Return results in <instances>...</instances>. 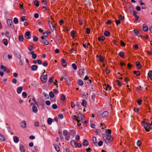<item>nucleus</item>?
Instances as JSON below:
<instances>
[{
    "label": "nucleus",
    "mask_w": 152,
    "mask_h": 152,
    "mask_svg": "<svg viewBox=\"0 0 152 152\" xmlns=\"http://www.w3.org/2000/svg\"><path fill=\"white\" fill-rule=\"evenodd\" d=\"M34 4L37 7H38L39 6V1L38 0H35L34 1Z\"/></svg>",
    "instance_id": "38"
},
{
    "label": "nucleus",
    "mask_w": 152,
    "mask_h": 152,
    "mask_svg": "<svg viewBox=\"0 0 152 152\" xmlns=\"http://www.w3.org/2000/svg\"><path fill=\"white\" fill-rule=\"evenodd\" d=\"M141 124L147 132H148L150 131L151 125L150 123L143 121L142 122Z\"/></svg>",
    "instance_id": "1"
},
{
    "label": "nucleus",
    "mask_w": 152,
    "mask_h": 152,
    "mask_svg": "<svg viewBox=\"0 0 152 152\" xmlns=\"http://www.w3.org/2000/svg\"><path fill=\"white\" fill-rule=\"evenodd\" d=\"M23 88L22 86L19 87L17 89V92L18 94H20L21 93L23 90Z\"/></svg>",
    "instance_id": "14"
},
{
    "label": "nucleus",
    "mask_w": 152,
    "mask_h": 152,
    "mask_svg": "<svg viewBox=\"0 0 152 152\" xmlns=\"http://www.w3.org/2000/svg\"><path fill=\"white\" fill-rule=\"evenodd\" d=\"M2 42L4 45L7 46L8 45V42L7 40L6 39H4L2 40Z\"/></svg>",
    "instance_id": "30"
},
{
    "label": "nucleus",
    "mask_w": 152,
    "mask_h": 152,
    "mask_svg": "<svg viewBox=\"0 0 152 152\" xmlns=\"http://www.w3.org/2000/svg\"><path fill=\"white\" fill-rule=\"evenodd\" d=\"M15 55L18 59H20L21 56L20 54L17 51H15Z\"/></svg>",
    "instance_id": "16"
},
{
    "label": "nucleus",
    "mask_w": 152,
    "mask_h": 152,
    "mask_svg": "<svg viewBox=\"0 0 152 152\" xmlns=\"http://www.w3.org/2000/svg\"><path fill=\"white\" fill-rule=\"evenodd\" d=\"M90 29L89 28H87L86 29V32L87 34H88L90 33Z\"/></svg>",
    "instance_id": "62"
},
{
    "label": "nucleus",
    "mask_w": 152,
    "mask_h": 152,
    "mask_svg": "<svg viewBox=\"0 0 152 152\" xmlns=\"http://www.w3.org/2000/svg\"><path fill=\"white\" fill-rule=\"evenodd\" d=\"M96 94L95 93H93L91 95V99L92 100H94L95 99V97L96 96Z\"/></svg>",
    "instance_id": "45"
},
{
    "label": "nucleus",
    "mask_w": 152,
    "mask_h": 152,
    "mask_svg": "<svg viewBox=\"0 0 152 152\" xmlns=\"http://www.w3.org/2000/svg\"><path fill=\"white\" fill-rule=\"evenodd\" d=\"M87 104V102L85 100H83L81 103V104L83 107H85L86 106Z\"/></svg>",
    "instance_id": "25"
},
{
    "label": "nucleus",
    "mask_w": 152,
    "mask_h": 152,
    "mask_svg": "<svg viewBox=\"0 0 152 152\" xmlns=\"http://www.w3.org/2000/svg\"><path fill=\"white\" fill-rule=\"evenodd\" d=\"M133 32L136 35H137L138 34V31L137 30H134L133 31Z\"/></svg>",
    "instance_id": "63"
},
{
    "label": "nucleus",
    "mask_w": 152,
    "mask_h": 152,
    "mask_svg": "<svg viewBox=\"0 0 152 152\" xmlns=\"http://www.w3.org/2000/svg\"><path fill=\"white\" fill-rule=\"evenodd\" d=\"M29 54L32 55V58L33 59H35L37 57V55L34 53V51H33L29 52Z\"/></svg>",
    "instance_id": "7"
},
{
    "label": "nucleus",
    "mask_w": 152,
    "mask_h": 152,
    "mask_svg": "<svg viewBox=\"0 0 152 152\" xmlns=\"http://www.w3.org/2000/svg\"><path fill=\"white\" fill-rule=\"evenodd\" d=\"M72 67L75 70H76L77 69V66L76 64L73 63L72 64Z\"/></svg>",
    "instance_id": "42"
},
{
    "label": "nucleus",
    "mask_w": 152,
    "mask_h": 152,
    "mask_svg": "<svg viewBox=\"0 0 152 152\" xmlns=\"http://www.w3.org/2000/svg\"><path fill=\"white\" fill-rule=\"evenodd\" d=\"M24 37L25 38L27 39H30L31 38V36L30 32L28 31L26 32L24 35Z\"/></svg>",
    "instance_id": "6"
},
{
    "label": "nucleus",
    "mask_w": 152,
    "mask_h": 152,
    "mask_svg": "<svg viewBox=\"0 0 152 152\" xmlns=\"http://www.w3.org/2000/svg\"><path fill=\"white\" fill-rule=\"evenodd\" d=\"M106 134L108 136L111 134V131L110 129H107L106 131Z\"/></svg>",
    "instance_id": "40"
},
{
    "label": "nucleus",
    "mask_w": 152,
    "mask_h": 152,
    "mask_svg": "<svg viewBox=\"0 0 152 152\" xmlns=\"http://www.w3.org/2000/svg\"><path fill=\"white\" fill-rule=\"evenodd\" d=\"M58 117L61 119H63L64 117L63 115L62 114H60L58 115Z\"/></svg>",
    "instance_id": "64"
},
{
    "label": "nucleus",
    "mask_w": 152,
    "mask_h": 152,
    "mask_svg": "<svg viewBox=\"0 0 152 152\" xmlns=\"http://www.w3.org/2000/svg\"><path fill=\"white\" fill-rule=\"evenodd\" d=\"M103 142L102 141H100L98 143V145L99 146H101L103 145Z\"/></svg>",
    "instance_id": "52"
},
{
    "label": "nucleus",
    "mask_w": 152,
    "mask_h": 152,
    "mask_svg": "<svg viewBox=\"0 0 152 152\" xmlns=\"http://www.w3.org/2000/svg\"><path fill=\"white\" fill-rule=\"evenodd\" d=\"M38 68V66L36 65H32L31 67V69L32 71H35Z\"/></svg>",
    "instance_id": "15"
},
{
    "label": "nucleus",
    "mask_w": 152,
    "mask_h": 152,
    "mask_svg": "<svg viewBox=\"0 0 152 152\" xmlns=\"http://www.w3.org/2000/svg\"><path fill=\"white\" fill-rule=\"evenodd\" d=\"M133 73L134 74H136L137 76H139L140 75V72L138 71H134L133 72Z\"/></svg>",
    "instance_id": "41"
},
{
    "label": "nucleus",
    "mask_w": 152,
    "mask_h": 152,
    "mask_svg": "<svg viewBox=\"0 0 152 152\" xmlns=\"http://www.w3.org/2000/svg\"><path fill=\"white\" fill-rule=\"evenodd\" d=\"M20 150L21 152H25V150L23 145H20Z\"/></svg>",
    "instance_id": "22"
},
{
    "label": "nucleus",
    "mask_w": 152,
    "mask_h": 152,
    "mask_svg": "<svg viewBox=\"0 0 152 152\" xmlns=\"http://www.w3.org/2000/svg\"><path fill=\"white\" fill-rule=\"evenodd\" d=\"M65 96L64 95H62L61 96V99L62 101H64L65 99Z\"/></svg>",
    "instance_id": "60"
},
{
    "label": "nucleus",
    "mask_w": 152,
    "mask_h": 152,
    "mask_svg": "<svg viewBox=\"0 0 152 152\" xmlns=\"http://www.w3.org/2000/svg\"><path fill=\"white\" fill-rule=\"evenodd\" d=\"M106 143V144L108 145H110L111 144L110 143V141H108V140H105Z\"/></svg>",
    "instance_id": "50"
},
{
    "label": "nucleus",
    "mask_w": 152,
    "mask_h": 152,
    "mask_svg": "<svg viewBox=\"0 0 152 152\" xmlns=\"http://www.w3.org/2000/svg\"><path fill=\"white\" fill-rule=\"evenodd\" d=\"M103 137L104 140H105L106 139L107 137V135L105 134H103Z\"/></svg>",
    "instance_id": "59"
},
{
    "label": "nucleus",
    "mask_w": 152,
    "mask_h": 152,
    "mask_svg": "<svg viewBox=\"0 0 152 152\" xmlns=\"http://www.w3.org/2000/svg\"><path fill=\"white\" fill-rule=\"evenodd\" d=\"M84 117L83 115L81 113H79L78 114V118L82 119V118Z\"/></svg>",
    "instance_id": "32"
},
{
    "label": "nucleus",
    "mask_w": 152,
    "mask_h": 152,
    "mask_svg": "<svg viewBox=\"0 0 152 152\" xmlns=\"http://www.w3.org/2000/svg\"><path fill=\"white\" fill-rule=\"evenodd\" d=\"M54 80V78L53 77H50L49 80L48 81L50 83H52L53 81V80Z\"/></svg>",
    "instance_id": "47"
},
{
    "label": "nucleus",
    "mask_w": 152,
    "mask_h": 152,
    "mask_svg": "<svg viewBox=\"0 0 152 152\" xmlns=\"http://www.w3.org/2000/svg\"><path fill=\"white\" fill-rule=\"evenodd\" d=\"M77 83L80 86H82L83 85V82L81 79H79Z\"/></svg>",
    "instance_id": "24"
},
{
    "label": "nucleus",
    "mask_w": 152,
    "mask_h": 152,
    "mask_svg": "<svg viewBox=\"0 0 152 152\" xmlns=\"http://www.w3.org/2000/svg\"><path fill=\"white\" fill-rule=\"evenodd\" d=\"M45 72V70H44V72L43 73V75L41 76L40 77V79L42 82L44 83H45L47 80V75H43Z\"/></svg>",
    "instance_id": "3"
},
{
    "label": "nucleus",
    "mask_w": 152,
    "mask_h": 152,
    "mask_svg": "<svg viewBox=\"0 0 152 152\" xmlns=\"http://www.w3.org/2000/svg\"><path fill=\"white\" fill-rule=\"evenodd\" d=\"M0 140L2 141H5V136L0 134Z\"/></svg>",
    "instance_id": "28"
},
{
    "label": "nucleus",
    "mask_w": 152,
    "mask_h": 152,
    "mask_svg": "<svg viewBox=\"0 0 152 152\" xmlns=\"http://www.w3.org/2000/svg\"><path fill=\"white\" fill-rule=\"evenodd\" d=\"M136 64L137 66L138 67V68L140 69L141 67V66L140 64V63L139 61H137L136 62Z\"/></svg>",
    "instance_id": "34"
},
{
    "label": "nucleus",
    "mask_w": 152,
    "mask_h": 152,
    "mask_svg": "<svg viewBox=\"0 0 152 152\" xmlns=\"http://www.w3.org/2000/svg\"><path fill=\"white\" fill-rule=\"evenodd\" d=\"M7 23L10 27L11 28H14L13 23L11 19H8L7 20Z\"/></svg>",
    "instance_id": "5"
},
{
    "label": "nucleus",
    "mask_w": 152,
    "mask_h": 152,
    "mask_svg": "<svg viewBox=\"0 0 152 152\" xmlns=\"http://www.w3.org/2000/svg\"><path fill=\"white\" fill-rule=\"evenodd\" d=\"M21 127L23 128H25L26 126V122L25 121H23L21 124Z\"/></svg>",
    "instance_id": "8"
},
{
    "label": "nucleus",
    "mask_w": 152,
    "mask_h": 152,
    "mask_svg": "<svg viewBox=\"0 0 152 152\" xmlns=\"http://www.w3.org/2000/svg\"><path fill=\"white\" fill-rule=\"evenodd\" d=\"M32 110L33 112L34 113H36L38 110L37 107L35 105H33L32 106Z\"/></svg>",
    "instance_id": "18"
},
{
    "label": "nucleus",
    "mask_w": 152,
    "mask_h": 152,
    "mask_svg": "<svg viewBox=\"0 0 152 152\" xmlns=\"http://www.w3.org/2000/svg\"><path fill=\"white\" fill-rule=\"evenodd\" d=\"M104 34L105 36L107 37L110 35V33L108 31H106L104 32Z\"/></svg>",
    "instance_id": "33"
},
{
    "label": "nucleus",
    "mask_w": 152,
    "mask_h": 152,
    "mask_svg": "<svg viewBox=\"0 0 152 152\" xmlns=\"http://www.w3.org/2000/svg\"><path fill=\"white\" fill-rule=\"evenodd\" d=\"M22 96L23 98H26L27 96V94L25 92H23L22 94Z\"/></svg>",
    "instance_id": "43"
},
{
    "label": "nucleus",
    "mask_w": 152,
    "mask_h": 152,
    "mask_svg": "<svg viewBox=\"0 0 152 152\" xmlns=\"http://www.w3.org/2000/svg\"><path fill=\"white\" fill-rule=\"evenodd\" d=\"M108 115V113L107 111H104L102 114V115L103 118L107 117Z\"/></svg>",
    "instance_id": "13"
},
{
    "label": "nucleus",
    "mask_w": 152,
    "mask_h": 152,
    "mask_svg": "<svg viewBox=\"0 0 152 152\" xmlns=\"http://www.w3.org/2000/svg\"><path fill=\"white\" fill-rule=\"evenodd\" d=\"M103 88L106 91H107L108 89L109 90H110L111 89V87L109 85H105V86H104Z\"/></svg>",
    "instance_id": "9"
},
{
    "label": "nucleus",
    "mask_w": 152,
    "mask_h": 152,
    "mask_svg": "<svg viewBox=\"0 0 152 152\" xmlns=\"http://www.w3.org/2000/svg\"><path fill=\"white\" fill-rule=\"evenodd\" d=\"M142 29L145 31H147L148 30V28L146 24L145 23L143 25Z\"/></svg>",
    "instance_id": "11"
},
{
    "label": "nucleus",
    "mask_w": 152,
    "mask_h": 152,
    "mask_svg": "<svg viewBox=\"0 0 152 152\" xmlns=\"http://www.w3.org/2000/svg\"><path fill=\"white\" fill-rule=\"evenodd\" d=\"M71 35L72 37H74L75 36L74 31L72 30L71 31Z\"/></svg>",
    "instance_id": "56"
},
{
    "label": "nucleus",
    "mask_w": 152,
    "mask_h": 152,
    "mask_svg": "<svg viewBox=\"0 0 152 152\" xmlns=\"http://www.w3.org/2000/svg\"><path fill=\"white\" fill-rule=\"evenodd\" d=\"M45 104L47 105H49L50 104V102L49 100L46 101L45 102Z\"/></svg>",
    "instance_id": "61"
},
{
    "label": "nucleus",
    "mask_w": 152,
    "mask_h": 152,
    "mask_svg": "<svg viewBox=\"0 0 152 152\" xmlns=\"http://www.w3.org/2000/svg\"><path fill=\"white\" fill-rule=\"evenodd\" d=\"M25 20V17L24 16H22L20 18V20L22 22L24 21Z\"/></svg>",
    "instance_id": "55"
},
{
    "label": "nucleus",
    "mask_w": 152,
    "mask_h": 152,
    "mask_svg": "<svg viewBox=\"0 0 152 152\" xmlns=\"http://www.w3.org/2000/svg\"><path fill=\"white\" fill-rule=\"evenodd\" d=\"M54 148L57 151V152H59L60 151V148L57 145H54Z\"/></svg>",
    "instance_id": "26"
},
{
    "label": "nucleus",
    "mask_w": 152,
    "mask_h": 152,
    "mask_svg": "<svg viewBox=\"0 0 152 152\" xmlns=\"http://www.w3.org/2000/svg\"><path fill=\"white\" fill-rule=\"evenodd\" d=\"M71 144L73 147H77V143L72 140L71 141Z\"/></svg>",
    "instance_id": "12"
},
{
    "label": "nucleus",
    "mask_w": 152,
    "mask_h": 152,
    "mask_svg": "<svg viewBox=\"0 0 152 152\" xmlns=\"http://www.w3.org/2000/svg\"><path fill=\"white\" fill-rule=\"evenodd\" d=\"M42 65L43 66L46 67L48 65V63L46 61H44L42 63Z\"/></svg>",
    "instance_id": "51"
},
{
    "label": "nucleus",
    "mask_w": 152,
    "mask_h": 152,
    "mask_svg": "<svg viewBox=\"0 0 152 152\" xmlns=\"http://www.w3.org/2000/svg\"><path fill=\"white\" fill-rule=\"evenodd\" d=\"M37 64L39 65H40L42 64V61L40 59H37Z\"/></svg>",
    "instance_id": "53"
},
{
    "label": "nucleus",
    "mask_w": 152,
    "mask_h": 152,
    "mask_svg": "<svg viewBox=\"0 0 152 152\" xmlns=\"http://www.w3.org/2000/svg\"><path fill=\"white\" fill-rule=\"evenodd\" d=\"M148 75L150 79L152 80V71H149Z\"/></svg>",
    "instance_id": "20"
},
{
    "label": "nucleus",
    "mask_w": 152,
    "mask_h": 152,
    "mask_svg": "<svg viewBox=\"0 0 152 152\" xmlns=\"http://www.w3.org/2000/svg\"><path fill=\"white\" fill-rule=\"evenodd\" d=\"M47 121L49 125H51L52 122V119L51 118H48Z\"/></svg>",
    "instance_id": "29"
},
{
    "label": "nucleus",
    "mask_w": 152,
    "mask_h": 152,
    "mask_svg": "<svg viewBox=\"0 0 152 152\" xmlns=\"http://www.w3.org/2000/svg\"><path fill=\"white\" fill-rule=\"evenodd\" d=\"M62 65L64 66L65 67L67 65V63L66 62L65 60L64 59H62Z\"/></svg>",
    "instance_id": "23"
},
{
    "label": "nucleus",
    "mask_w": 152,
    "mask_h": 152,
    "mask_svg": "<svg viewBox=\"0 0 152 152\" xmlns=\"http://www.w3.org/2000/svg\"><path fill=\"white\" fill-rule=\"evenodd\" d=\"M49 94L50 97L51 98H53L54 96V94L52 91L50 92H49Z\"/></svg>",
    "instance_id": "37"
},
{
    "label": "nucleus",
    "mask_w": 152,
    "mask_h": 152,
    "mask_svg": "<svg viewBox=\"0 0 152 152\" xmlns=\"http://www.w3.org/2000/svg\"><path fill=\"white\" fill-rule=\"evenodd\" d=\"M1 69L3 70L4 71H6L7 69V68H6V67L4 65L1 66Z\"/></svg>",
    "instance_id": "48"
},
{
    "label": "nucleus",
    "mask_w": 152,
    "mask_h": 152,
    "mask_svg": "<svg viewBox=\"0 0 152 152\" xmlns=\"http://www.w3.org/2000/svg\"><path fill=\"white\" fill-rule=\"evenodd\" d=\"M119 55L122 58H124V53L122 52L121 51L119 53Z\"/></svg>",
    "instance_id": "39"
},
{
    "label": "nucleus",
    "mask_w": 152,
    "mask_h": 152,
    "mask_svg": "<svg viewBox=\"0 0 152 152\" xmlns=\"http://www.w3.org/2000/svg\"><path fill=\"white\" fill-rule=\"evenodd\" d=\"M142 100L141 99H139L137 101V103L139 105H140L142 103Z\"/></svg>",
    "instance_id": "54"
},
{
    "label": "nucleus",
    "mask_w": 152,
    "mask_h": 152,
    "mask_svg": "<svg viewBox=\"0 0 152 152\" xmlns=\"http://www.w3.org/2000/svg\"><path fill=\"white\" fill-rule=\"evenodd\" d=\"M52 107L53 109H56L57 108V106L56 104H54L52 105Z\"/></svg>",
    "instance_id": "46"
},
{
    "label": "nucleus",
    "mask_w": 152,
    "mask_h": 152,
    "mask_svg": "<svg viewBox=\"0 0 152 152\" xmlns=\"http://www.w3.org/2000/svg\"><path fill=\"white\" fill-rule=\"evenodd\" d=\"M38 39V37H37L36 36H34L33 37V40L34 42L37 41Z\"/></svg>",
    "instance_id": "49"
},
{
    "label": "nucleus",
    "mask_w": 152,
    "mask_h": 152,
    "mask_svg": "<svg viewBox=\"0 0 152 152\" xmlns=\"http://www.w3.org/2000/svg\"><path fill=\"white\" fill-rule=\"evenodd\" d=\"M89 144L88 142L87 141V140L86 139H85L84 140V142H83V145L84 146L86 147L87 146V145Z\"/></svg>",
    "instance_id": "19"
},
{
    "label": "nucleus",
    "mask_w": 152,
    "mask_h": 152,
    "mask_svg": "<svg viewBox=\"0 0 152 152\" xmlns=\"http://www.w3.org/2000/svg\"><path fill=\"white\" fill-rule=\"evenodd\" d=\"M139 109L137 108L134 107V111L135 112L137 113L138 112Z\"/></svg>",
    "instance_id": "58"
},
{
    "label": "nucleus",
    "mask_w": 152,
    "mask_h": 152,
    "mask_svg": "<svg viewBox=\"0 0 152 152\" xmlns=\"http://www.w3.org/2000/svg\"><path fill=\"white\" fill-rule=\"evenodd\" d=\"M98 39L99 41H103L105 39V37L103 36H102L101 37H99Z\"/></svg>",
    "instance_id": "31"
},
{
    "label": "nucleus",
    "mask_w": 152,
    "mask_h": 152,
    "mask_svg": "<svg viewBox=\"0 0 152 152\" xmlns=\"http://www.w3.org/2000/svg\"><path fill=\"white\" fill-rule=\"evenodd\" d=\"M141 143V141L140 140H138L137 142V146H140Z\"/></svg>",
    "instance_id": "57"
},
{
    "label": "nucleus",
    "mask_w": 152,
    "mask_h": 152,
    "mask_svg": "<svg viewBox=\"0 0 152 152\" xmlns=\"http://www.w3.org/2000/svg\"><path fill=\"white\" fill-rule=\"evenodd\" d=\"M18 39L20 41L22 42L23 40V35H20L19 36Z\"/></svg>",
    "instance_id": "36"
},
{
    "label": "nucleus",
    "mask_w": 152,
    "mask_h": 152,
    "mask_svg": "<svg viewBox=\"0 0 152 152\" xmlns=\"http://www.w3.org/2000/svg\"><path fill=\"white\" fill-rule=\"evenodd\" d=\"M64 79L68 85L70 86L71 85L70 80L68 77H64Z\"/></svg>",
    "instance_id": "10"
},
{
    "label": "nucleus",
    "mask_w": 152,
    "mask_h": 152,
    "mask_svg": "<svg viewBox=\"0 0 152 152\" xmlns=\"http://www.w3.org/2000/svg\"><path fill=\"white\" fill-rule=\"evenodd\" d=\"M93 141L95 145L96 146H97V140L95 137H93Z\"/></svg>",
    "instance_id": "17"
},
{
    "label": "nucleus",
    "mask_w": 152,
    "mask_h": 152,
    "mask_svg": "<svg viewBox=\"0 0 152 152\" xmlns=\"http://www.w3.org/2000/svg\"><path fill=\"white\" fill-rule=\"evenodd\" d=\"M63 134L64 136L65 137V139L66 140H69L70 138V134L66 130H64L63 132Z\"/></svg>",
    "instance_id": "2"
},
{
    "label": "nucleus",
    "mask_w": 152,
    "mask_h": 152,
    "mask_svg": "<svg viewBox=\"0 0 152 152\" xmlns=\"http://www.w3.org/2000/svg\"><path fill=\"white\" fill-rule=\"evenodd\" d=\"M13 22L15 24H17L18 23V20L17 18H14L13 19Z\"/></svg>",
    "instance_id": "35"
},
{
    "label": "nucleus",
    "mask_w": 152,
    "mask_h": 152,
    "mask_svg": "<svg viewBox=\"0 0 152 152\" xmlns=\"http://www.w3.org/2000/svg\"><path fill=\"white\" fill-rule=\"evenodd\" d=\"M106 140H107L110 141H111L113 140V138L112 137L111 135H108V136H107V137Z\"/></svg>",
    "instance_id": "27"
},
{
    "label": "nucleus",
    "mask_w": 152,
    "mask_h": 152,
    "mask_svg": "<svg viewBox=\"0 0 152 152\" xmlns=\"http://www.w3.org/2000/svg\"><path fill=\"white\" fill-rule=\"evenodd\" d=\"M13 140L15 143H18L19 142V139L17 137L15 136L13 138Z\"/></svg>",
    "instance_id": "21"
},
{
    "label": "nucleus",
    "mask_w": 152,
    "mask_h": 152,
    "mask_svg": "<svg viewBox=\"0 0 152 152\" xmlns=\"http://www.w3.org/2000/svg\"><path fill=\"white\" fill-rule=\"evenodd\" d=\"M99 59L100 61H101V62H103V61H104L103 58L101 56H99Z\"/></svg>",
    "instance_id": "44"
},
{
    "label": "nucleus",
    "mask_w": 152,
    "mask_h": 152,
    "mask_svg": "<svg viewBox=\"0 0 152 152\" xmlns=\"http://www.w3.org/2000/svg\"><path fill=\"white\" fill-rule=\"evenodd\" d=\"M41 39L39 40L41 42L45 45H48L49 44L48 42L43 36L41 37Z\"/></svg>",
    "instance_id": "4"
}]
</instances>
